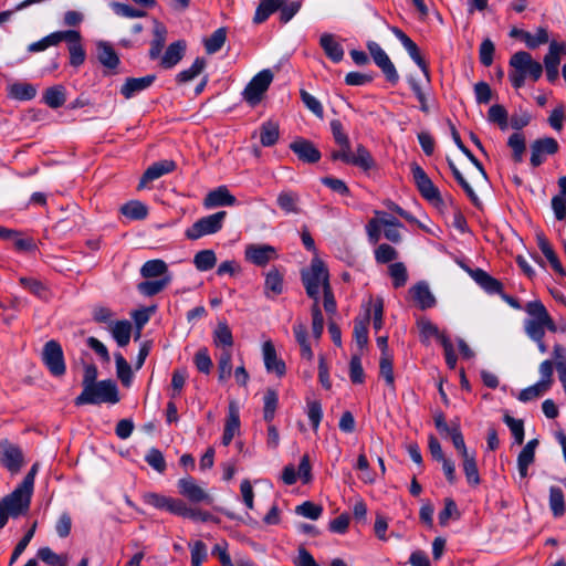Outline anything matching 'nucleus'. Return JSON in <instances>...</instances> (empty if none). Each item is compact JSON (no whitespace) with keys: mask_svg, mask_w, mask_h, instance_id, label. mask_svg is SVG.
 <instances>
[{"mask_svg":"<svg viewBox=\"0 0 566 566\" xmlns=\"http://www.w3.org/2000/svg\"><path fill=\"white\" fill-rule=\"evenodd\" d=\"M524 311L528 315V318L524 321V331L530 338L538 339L541 336H545L546 329L552 333L558 331L557 324L541 301L534 300L526 303Z\"/></svg>","mask_w":566,"mask_h":566,"instance_id":"f257e3e1","label":"nucleus"},{"mask_svg":"<svg viewBox=\"0 0 566 566\" xmlns=\"http://www.w3.org/2000/svg\"><path fill=\"white\" fill-rule=\"evenodd\" d=\"M510 66L513 70L510 72L509 77L515 88L522 87L527 76L533 81H537L543 74L542 64L534 61L526 51L514 53L510 59Z\"/></svg>","mask_w":566,"mask_h":566,"instance_id":"f03ea898","label":"nucleus"},{"mask_svg":"<svg viewBox=\"0 0 566 566\" xmlns=\"http://www.w3.org/2000/svg\"><path fill=\"white\" fill-rule=\"evenodd\" d=\"M32 493L18 485L10 494L0 500V528L10 517L18 518L28 513Z\"/></svg>","mask_w":566,"mask_h":566,"instance_id":"7ed1b4c3","label":"nucleus"},{"mask_svg":"<svg viewBox=\"0 0 566 566\" xmlns=\"http://www.w3.org/2000/svg\"><path fill=\"white\" fill-rule=\"evenodd\" d=\"M119 401L117 385L114 380H101L93 386H86L75 398V405H96L102 402L116 403Z\"/></svg>","mask_w":566,"mask_h":566,"instance_id":"20e7f679","label":"nucleus"},{"mask_svg":"<svg viewBox=\"0 0 566 566\" xmlns=\"http://www.w3.org/2000/svg\"><path fill=\"white\" fill-rule=\"evenodd\" d=\"M302 282L306 294L312 300H316L319 290L327 289L329 285L328 270L319 259H313L311 266L302 271Z\"/></svg>","mask_w":566,"mask_h":566,"instance_id":"39448f33","label":"nucleus"},{"mask_svg":"<svg viewBox=\"0 0 566 566\" xmlns=\"http://www.w3.org/2000/svg\"><path fill=\"white\" fill-rule=\"evenodd\" d=\"M226 217V211H218L213 214L200 218L186 230L185 234L189 240H198L201 237L213 234L221 230Z\"/></svg>","mask_w":566,"mask_h":566,"instance_id":"423d86ee","label":"nucleus"},{"mask_svg":"<svg viewBox=\"0 0 566 566\" xmlns=\"http://www.w3.org/2000/svg\"><path fill=\"white\" fill-rule=\"evenodd\" d=\"M273 81V73L265 69L252 77L243 91V98L252 106L259 104Z\"/></svg>","mask_w":566,"mask_h":566,"instance_id":"0eeeda50","label":"nucleus"},{"mask_svg":"<svg viewBox=\"0 0 566 566\" xmlns=\"http://www.w3.org/2000/svg\"><path fill=\"white\" fill-rule=\"evenodd\" d=\"M42 360L53 376H63L66 367L63 349L60 343L52 339L45 343L42 350Z\"/></svg>","mask_w":566,"mask_h":566,"instance_id":"6e6552de","label":"nucleus"},{"mask_svg":"<svg viewBox=\"0 0 566 566\" xmlns=\"http://www.w3.org/2000/svg\"><path fill=\"white\" fill-rule=\"evenodd\" d=\"M411 174L418 191L426 200L434 205L442 202L439 189L418 164L413 163L411 165Z\"/></svg>","mask_w":566,"mask_h":566,"instance_id":"1a4fd4ad","label":"nucleus"},{"mask_svg":"<svg viewBox=\"0 0 566 566\" xmlns=\"http://www.w3.org/2000/svg\"><path fill=\"white\" fill-rule=\"evenodd\" d=\"M367 49L376 63V65L382 71L388 82L396 84L399 81V74L389 59L388 54L382 48L374 41L367 43Z\"/></svg>","mask_w":566,"mask_h":566,"instance_id":"9d476101","label":"nucleus"},{"mask_svg":"<svg viewBox=\"0 0 566 566\" xmlns=\"http://www.w3.org/2000/svg\"><path fill=\"white\" fill-rule=\"evenodd\" d=\"M559 149L558 142L553 137H543L531 144V165L533 167L541 166L546 156L555 155Z\"/></svg>","mask_w":566,"mask_h":566,"instance_id":"9b49d317","label":"nucleus"},{"mask_svg":"<svg viewBox=\"0 0 566 566\" xmlns=\"http://www.w3.org/2000/svg\"><path fill=\"white\" fill-rule=\"evenodd\" d=\"M244 256L256 266H265L279 258L276 249L270 244H249L245 247Z\"/></svg>","mask_w":566,"mask_h":566,"instance_id":"f8f14e48","label":"nucleus"},{"mask_svg":"<svg viewBox=\"0 0 566 566\" xmlns=\"http://www.w3.org/2000/svg\"><path fill=\"white\" fill-rule=\"evenodd\" d=\"M179 493L193 503L212 502L211 496L201 488L193 478L187 476L178 481Z\"/></svg>","mask_w":566,"mask_h":566,"instance_id":"ddd939ff","label":"nucleus"},{"mask_svg":"<svg viewBox=\"0 0 566 566\" xmlns=\"http://www.w3.org/2000/svg\"><path fill=\"white\" fill-rule=\"evenodd\" d=\"M0 462L11 473H18L23 463L21 449L8 441L0 443Z\"/></svg>","mask_w":566,"mask_h":566,"instance_id":"4468645a","label":"nucleus"},{"mask_svg":"<svg viewBox=\"0 0 566 566\" xmlns=\"http://www.w3.org/2000/svg\"><path fill=\"white\" fill-rule=\"evenodd\" d=\"M391 31L396 35V38L401 42L402 46L408 52L409 56L420 67L427 82H429L430 77H429L428 63L421 56L418 45L399 28L394 27V28H391Z\"/></svg>","mask_w":566,"mask_h":566,"instance_id":"2eb2a0df","label":"nucleus"},{"mask_svg":"<svg viewBox=\"0 0 566 566\" xmlns=\"http://www.w3.org/2000/svg\"><path fill=\"white\" fill-rule=\"evenodd\" d=\"M176 168V163L170 159H164L151 164L143 174L138 184V189H144L148 182H151L164 175L175 171Z\"/></svg>","mask_w":566,"mask_h":566,"instance_id":"dca6fc26","label":"nucleus"},{"mask_svg":"<svg viewBox=\"0 0 566 566\" xmlns=\"http://www.w3.org/2000/svg\"><path fill=\"white\" fill-rule=\"evenodd\" d=\"M96 51L99 63L107 69L105 75L116 74L120 61L113 46L108 42L99 41L96 44Z\"/></svg>","mask_w":566,"mask_h":566,"instance_id":"f3484780","label":"nucleus"},{"mask_svg":"<svg viewBox=\"0 0 566 566\" xmlns=\"http://www.w3.org/2000/svg\"><path fill=\"white\" fill-rule=\"evenodd\" d=\"M290 148L304 163L314 164L321 159V151L307 139L297 138L290 144Z\"/></svg>","mask_w":566,"mask_h":566,"instance_id":"a211bd4d","label":"nucleus"},{"mask_svg":"<svg viewBox=\"0 0 566 566\" xmlns=\"http://www.w3.org/2000/svg\"><path fill=\"white\" fill-rule=\"evenodd\" d=\"M156 80V75L148 74L143 77H128L125 83L120 87V94L129 99L134 97L136 94L147 90L150 87Z\"/></svg>","mask_w":566,"mask_h":566,"instance_id":"6ab92c4d","label":"nucleus"},{"mask_svg":"<svg viewBox=\"0 0 566 566\" xmlns=\"http://www.w3.org/2000/svg\"><path fill=\"white\" fill-rule=\"evenodd\" d=\"M240 431V412L235 402H230L222 434V444L229 446L234 436Z\"/></svg>","mask_w":566,"mask_h":566,"instance_id":"aec40b11","label":"nucleus"},{"mask_svg":"<svg viewBox=\"0 0 566 566\" xmlns=\"http://www.w3.org/2000/svg\"><path fill=\"white\" fill-rule=\"evenodd\" d=\"M265 368L269 373H275L279 377L285 374L286 367L282 359L277 358L276 350L272 342H264L262 346Z\"/></svg>","mask_w":566,"mask_h":566,"instance_id":"412c9836","label":"nucleus"},{"mask_svg":"<svg viewBox=\"0 0 566 566\" xmlns=\"http://www.w3.org/2000/svg\"><path fill=\"white\" fill-rule=\"evenodd\" d=\"M538 440H530L521 450L517 457V470L521 479L528 476V468L535 461V450L538 447Z\"/></svg>","mask_w":566,"mask_h":566,"instance_id":"4be33fe9","label":"nucleus"},{"mask_svg":"<svg viewBox=\"0 0 566 566\" xmlns=\"http://www.w3.org/2000/svg\"><path fill=\"white\" fill-rule=\"evenodd\" d=\"M237 203V199L234 196L230 193L227 187L220 186L217 189L210 191L205 200L203 206L206 208H214V207H230Z\"/></svg>","mask_w":566,"mask_h":566,"instance_id":"5701e85b","label":"nucleus"},{"mask_svg":"<svg viewBox=\"0 0 566 566\" xmlns=\"http://www.w3.org/2000/svg\"><path fill=\"white\" fill-rule=\"evenodd\" d=\"M471 277L489 294H501L503 284L482 269L470 271Z\"/></svg>","mask_w":566,"mask_h":566,"instance_id":"b1692460","label":"nucleus"},{"mask_svg":"<svg viewBox=\"0 0 566 566\" xmlns=\"http://www.w3.org/2000/svg\"><path fill=\"white\" fill-rule=\"evenodd\" d=\"M319 45L328 59L334 63H338L344 57V49L336 36L332 33H323L319 38Z\"/></svg>","mask_w":566,"mask_h":566,"instance_id":"393cba45","label":"nucleus"},{"mask_svg":"<svg viewBox=\"0 0 566 566\" xmlns=\"http://www.w3.org/2000/svg\"><path fill=\"white\" fill-rule=\"evenodd\" d=\"M409 293L421 310L433 307L436 298L424 282H419L410 287Z\"/></svg>","mask_w":566,"mask_h":566,"instance_id":"a878e982","label":"nucleus"},{"mask_svg":"<svg viewBox=\"0 0 566 566\" xmlns=\"http://www.w3.org/2000/svg\"><path fill=\"white\" fill-rule=\"evenodd\" d=\"M284 290L283 283V274L279 271V269H271L266 275L264 281V294L268 298H274L277 295L282 294Z\"/></svg>","mask_w":566,"mask_h":566,"instance_id":"bb28decb","label":"nucleus"},{"mask_svg":"<svg viewBox=\"0 0 566 566\" xmlns=\"http://www.w3.org/2000/svg\"><path fill=\"white\" fill-rule=\"evenodd\" d=\"M186 42L182 40L176 41L167 48L161 56L160 65L164 69H171L177 65L185 55Z\"/></svg>","mask_w":566,"mask_h":566,"instance_id":"cd10ccee","label":"nucleus"},{"mask_svg":"<svg viewBox=\"0 0 566 566\" xmlns=\"http://www.w3.org/2000/svg\"><path fill=\"white\" fill-rule=\"evenodd\" d=\"M276 203L287 214L289 213H294V214L301 213L300 196L295 191H292V190L281 191L277 196Z\"/></svg>","mask_w":566,"mask_h":566,"instance_id":"c85d7f7f","label":"nucleus"},{"mask_svg":"<svg viewBox=\"0 0 566 566\" xmlns=\"http://www.w3.org/2000/svg\"><path fill=\"white\" fill-rule=\"evenodd\" d=\"M132 323L127 319L111 323L109 332L118 346L125 347L128 345L132 335Z\"/></svg>","mask_w":566,"mask_h":566,"instance_id":"c756f323","label":"nucleus"},{"mask_svg":"<svg viewBox=\"0 0 566 566\" xmlns=\"http://www.w3.org/2000/svg\"><path fill=\"white\" fill-rule=\"evenodd\" d=\"M417 325L420 332V339L423 344H429L432 337L437 338L440 343H442L443 337H448L443 332L439 331L436 324L426 317L420 318Z\"/></svg>","mask_w":566,"mask_h":566,"instance_id":"7c9ffc66","label":"nucleus"},{"mask_svg":"<svg viewBox=\"0 0 566 566\" xmlns=\"http://www.w3.org/2000/svg\"><path fill=\"white\" fill-rule=\"evenodd\" d=\"M167 29L160 22H155L154 39L150 43L149 57L156 60L160 56L161 51L166 43Z\"/></svg>","mask_w":566,"mask_h":566,"instance_id":"2f4dec72","label":"nucleus"},{"mask_svg":"<svg viewBox=\"0 0 566 566\" xmlns=\"http://www.w3.org/2000/svg\"><path fill=\"white\" fill-rule=\"evenodd\" d=\"M462 468L469 485L478 486L481 482V479L476 465L474 451H471L470 454H465V457H462Z\"/></svg>","mask_w":566,"mask_h":566,"instance_id":"473e14b6","label":"nucleus"},{"mask_svg":"<svg viewBox=\"0 0 566 566\" xmlns=\"http://www.w3.org/2000/svg\"><path fill=\"white\" fill-rule=\"evenodd\" d=\"M280 137V127L276 122L266 120L260 127V142L264 147L276 144Z\"/></svg>","mask_w":566,"mask_h":566,"instance_id":"72a5a7b5","label":"nucleus"},{"mask_svg":"<svg viewBox=\"0 0 566 566\" xmlns=\"http://www.w3.org/2000/svg\"><path fill=\"white\" fill-rule=\"evenodd\" d=\"M140 274L145 279L169 275L167 264L160 259L145 262L140 269Z\"/></svg>","mask_w":566,"mask_h":566,"instance_id":"f704fd0d","label":"nucleus"},{"mask_svg":"<svg viewBox=\"0 0 566 566\" xmlns=\"http://www.w3.org/2000/svg\"><path fill=\"white\" fill-rule=\"evenodd\" d=\"M66 101L63 85L51 86L43 94V102L51 108L61 107Z\"/></svg>","mask_w":566,"mask_h":566,"instance_id":"c9c22d12","label":"nucleus"},{"mask_svg":"<svg viewBox=\"0 0 566 566\" xmlns=\"http://www.w3.org/2000/svg\"><path fill=\"white\" fill-rule=\"evenodd\" d=\"M549 509L555 517H560L564 515L566 505H565V495L563 490L559 486H551L549 488Z\"/></svg>","mask_w":566,"mask_h":566,"instance_id":"e433bc0d","label":"nucleus"},{"mask_svg":"<svg viewBox=\"0 0 566 566\" xmlns=\"http://www.w3.org/2000/svg\"><path fill=\"white\" fill-rule=\"evenodd\" d=\"M280 4H282V0H261L255 10L253 22L256 24L264 22L279 10Z\"/></svg>","mask_w":566,"mask_h":566,"instance_id":"4c0bfd02","label":"nucleus"},{"mask_svg":"<svg viewBox=\"0 0 566 566\" xmlns=\"http://www.w3.org/2000/svg\"><path fill=\"white\" fill-rule=\"evenodd\" d=\"M36 95V87L30 83H13L9 87V96L19 101H30Z\"/></svg>","mask_w":566,"mask_h":566,"instance_id":"58836bf2","label":"nucleus"},{"mask_svg":"<svg viewBox=\"0 0 566 566\" xmlns=\"http://www.w3.org/2000/svg\"><path fill=\"white\" fill-rule=\"evenodd\" d=\"M171 281L170 275H166L155 281H144L137 286L138 291L146 296H154L160 293Z\"/></svg>","mask_w":566,"mask_h":566,"instance_id":"ea45409f","label":"nucleus"},{"mask_svg":"<svg viewBox=\"0 0 566 566\" xmlns=\"http://www.w3.org/2000/svg\"><path fill=\"white\" fill-rule=\"evenodd\" d=\"M566 54V44L563 42H549L548 52L544 56V66H559L560 59Z\"/></svg>","mask_w":566,"mask_h":566,"instance_id":"a19ab883","label":"nucleus"},{"mask_svg":"<svg viewBox=\"0 0 566 566\" xmlns=\"http://www.w3.org/2000/svg\"><path fill=\"white\" fill-rule=\"evenodd\" d=\"M70 64L74 67L81 66L86 59L85 50L82 45V36L78 32L77 39H72L69 42Z\"/></svg>","mask_w":566,"mask_h":566,"instance_id":"79ce46f5","label":"nucleus"},{"mask_svg":"<svg viewBox=\"0 0 566 566\" xmlns=\"http://www.w3.org/2000/svg\"><path fill=\"white\" fill-rule=\"evenodd\" d=\"M213 343L216 346H223L230 349L233 345V336L230 327L226 322H219L213 332Z\"/></svg>","mask_w":566,"mask_h":566,"instance_id":"37998d69","label":"nucleus"},{"mask_svg":"<svg viewBox=\"0 0 566 566\" xmlns=\"http://www.w3.org/2000/svg\"><path fill=\"white\" fill-rule=\"evenodd\" d=\"M116 375L125 387H128L133 380L130 365L120 353H115Z\"/></svg>","mask_w":566,"mask_h":566,"instance_id":"c03bdc74","label":"nucleus"},{"mask_svg":"<svg viewBox=\"0 0 566 566\" xmlns=\"http://www.w3.org/2000/svg\"><path fill=\"white\" fill-rule=\"evenodd\" d=\"M120 212L132 220H143L147 217V207L137 200H132L120 207Z\"/></svg>","mask_w":566,"mask_h":566,"instance_id":"a18cd8bd","label":"nucleus"},{"mask_svg":"<svg viewBox=\"0 0 566 566\" xmlns=\"http://www.w3.org/2000/svg\"><path fill=\"white\" fill-rule=\"evenodd\" d=\"M389 276L392 280V286L400 289L406 285L408 281V271L402 262H394L388 266Z\"/></svg>","mask_w":566,"mask_h":566,"instance_id":"49530a36","label":"nucleus"},{"mask_svg":"<svg viewBox=\"0 0 566 566\" xmlns=\"http://www.w3.org/2000/svg\"><path fill=\"white\" fill-rule=\"evenodd\" d=\"M398 251L388 243H381L374 250V258L378 264H387L398 259Z\"/></svg>","mask_w":566,"mask_h":566,"instance_id":"de8ad7c7","label":"nucleus"},{"mask_svg":"<svg viewBox=\"0 0 566 566\" xmlns=\"http://www.w3.org/2000/svg\"><path fill=\"white\" fill-rule=\"evenodd\" d=\"M217 263L216 253L212 250L199 251L193 258V264L198 271L206 272L214 268Z\"/></svg>","mask_w":566,"mask_h":566,"instance_id":"09e8293b","label":"nucleus"},{"mask_svg":"<svg viewBox=\"0 0 566 566\" xmlns=\"http://www.w3.org/2000/svg\"><path fill=\"white\" fill-rule=\"evenodd\" d=\"M206 67V61L202 57H197L191 66L187 70H184L177 74V82L180 84L188 83L192 81L196 76H198L203 69Z\"/></svg>","mask_w":566,"mask_h":566,"instance_id":"8fccbe9b","label":"nucleus"},{"mask_svg":"<svg viewBox=\"0 0 566 566\" xmlns=\"http://www.w3.org/2000/svg\"><path fill=\"white\" fill-rule=\"evenodd\" d=\"M227 40L226 28L217 29L208 39L205 40L207 53L213 54L221 50Z\"/></svg>","mask_w":566,"mask_h":566,"instance_id":"3c124183","label":"nucleus"},{"mask_svg":"<svg viewBox=\"0 0 566 566\" xmlns=\"http://www.w3.org/2000/svg\"><path fill=\"white\" fill-rule=\"evenodd\" d=\"M350 165L357 166L364 170H369L374 166L373 157L365 146H357L356 153L352 154Z\"/></svg>","mask_w":566,"mask_h":566,"instance_id":"603ef678","label":"nucleus"},{"mask_svg":"<svg viewBox=\"0 0 566 566\" xmlns=\"http://www.w3.org/2000/svg\"><path fill=\"white\" fill-rule=\"evenodd\" d=\"M218 375L220 381L228 380L232 375V354L231 349H223L218 359Z\"/></svg>","mask_w":566,"mask_h":566,"instance_id":"864d4df0","label":"nucleus"},{"mask_svg":"<svg viewBox=\"0 0 566 566\" xmlns=\"http://www.w3.org/2000/svg\"><path fill=\"white\" fill-rule=\"evenodd\" d=\"M264 408H263V417L266 422H271L274 418L279 397L275 390L268 389L263 397Z\"/></svg>","mask_w":566,"mask_h":566,"instance_id":"5fc2aeb1","label":"nucleus"},{"mask_svg":"<svg viewBox=\"0 0 566 566\" xmlns=\"http://www.w3.org/2000/svg\"><path fill=\"white\" fill-rule=\"evenodd\" d=\"M301 8V0H282V4H280V8L277 10L280 12V21L282 23H287L293 19V17L300 11Z\"/></svg>","mask_w":566,"mask_h":566,"instance_id":"6e6d98bb","label":"nucleus"},{"mask_svg":"<svg viewBox=\"0 0 566 566\" xmlns=\"http://www.w3.org/2000/svg\"><path fill=\"white\" fill-rule=\"evenodd\" d=\"M507 145L513 150V159L516 163H521L523 160V155L525 151V137L521 133H514L510 136L507 140Z\"/></svg>","mask_w":566,"mask_h":566,"instance_id":"4d7b16f0","label":"nucleus"},{"mask_svg":"<svg viewBox=\"0 0 566 566\" xmlns=\"http://www.w3.org/2000/svg\"><path fill=\"white\" fill-rule=\"evenodd\" d=\"M379 371L381 377H384L386 384L394 388L395 377L392 369V357L389 353H385V355H381L379 361Z\"/></svg>","mask_w":566,"mask_h":566,"instance_id":"13d9d810","label":"nucleus"},{"mask_svg":"<svg viewBox=\"0 0 566 566\" xmlns=\"http://www.w3.org/2000/svg\"><path fill=\"white\" fill-rule=\"evenodd\" d=\"M296 514L310 518V520H318L323 513V507L318 504H315L311 501H306L295 509Z\"/></svg>","mask_w":566,"mask_h":566,"instance_id":"bf43d9fd","label":"nucleus"},{"mask_svg":"<svg viewBox=\"0 0 566 566\" xmlns=\"http://www.w3.org/2000/svg\"><path fill=\"white\" fill-rule=\"evenodd\" d=\"M549 41L548 31L545 28H537L535 33L527 32L525 44L528 49H536L539 45L546 44Z\"/></svg>","mask_w":566,"mask_h":566,"instance_id":"052dcab7","label":"nucleus"},{"mask_svg":"<svg viewBox=\"0 0 566 566\" xmlns=\"http://www.w3.org/2000/svg\"><path fill=\"white\" fill-rule=\"evenodd\" d=\"M548 390L549 389H547L541 382L537 381L536 384L521 390L517 396V399L522 402H527L539 398Z\"/></svg>","mask_w":566,"mask_h":566,"instance_id":"680f3d73","label":"nucleus"},{"mask_svg":"<svg viewBox=\"0 0 566 566\" xmlns=\"http://www.w3.org/2000/svg\"><path fill=\"white\" fill-rule=\"evenodd\" d=\"M49 46H55L60 44L62 41L70 42L72 39L78 38V31L76 30H65V31H55L44 36Z\"/></svg>","mask_w":566,"mask_h":566,"instance_id":"e2e57ef3","label":"nucleus"},{"mask_svg":"<svg viewBox=\"0 0 566 566\" xmlns=\"http://www.w3.org/2000/svg\"><path fill=\"white\" fill-rule=\"evenodd\" d=\"M490 122L497 124L502 129L507 127V112L499 104L492 105L488 112Z\"/></svg>","mask_w":566,"mask_h":566,"instance_id":"0e129e2a","label":"nucleus"},{"mask_svg":"<svg viewBox=\"0 0 566 566\" xmlns=\"http://www.w3.org/2000/svg\"><path fill=\"white\" fill-rule=\"evenodd\" d=\"M145 461L157 472L163 473L166 470V461L160 450L151 448L145 455Z\"/></svg>","mask_w":566,"mask_h":566,"instance_id":"69168bd1","label":"nucleus"},{"mask_svg":"<svg viewBox=\"0 0 566 566\" xmlns=\"http://www.w3.org/2000/svg\"><path fill=\"white\" fill-rule=\"evenodd\" d=\"M193 363L200 373L208 375L211 371L212 360L206 347L195 354Z\"/></svg>","mask_w":566,"mask_h":566,"instance_id":"338daca9","label":"nucleus"},{"mask_svg":"<svg viewBox=\"0 0 566 566\" xmlns=\"http://www.w3.org/2000/svg\"><path fill=\"white\" fill-rule=\"evenodd\" d=\"M19 281H20V284L24 289L29 290L35 296H38V297L46 296L48 290L41 281H39L34 277H20Z\"/></svg>","mask_w":566,"mask_h":566,"instance_id":"774afa93","label":"nucleus"}]
</instances>
